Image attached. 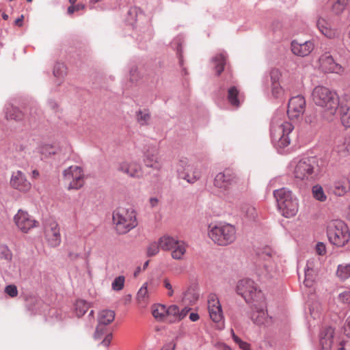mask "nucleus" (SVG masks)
Here are the masks:
<instances>
[{
    "instance_id": "obj_1",
    "label": "nucleus",
    "mask_w": 350,
    "mask_h": 350,
    "mask_svg": "<svg viewBox=\"0 0 350 350\" xmlns=\"http://www.w3.org/2000/svg\"><path fill=\"white\" fill-rule=\"evenodd\" d=\"M313 103L322 109L323 117L332 120L335 116L340 100L336 92L323 85L315 87L312 92Z\"/></svg>"
},
{
    "instance_id": "obj_2",
    "label": "nucleus",
    "mask_w": 350,
    "mask_h": 350,
    "mask_svg": "<svg viewBox=\"0 0 350 350\" xmlns=\"http://www.w3.org/2000/svg\"><path fill=\"white\" fill-rule=\"evenodd\" d=\"M295 178L312 182L317 179L319 166L316 157L295 158L290 163Z\"/></svg>"
},
{
    "instance_id": "obj_3",
    "label": "nucleus",
    "mask_w": 350,
    "mask_h": 350,
    "mask_svg": "<svg viewBox=\"0 0 350 350\" xmlns=\"http://www.w3.org/2000/svg\"><path fill=\"white\" fill-rule=\"evenodd\" d=\"M282 116L275 115L270 126L271 141L276 148H284L290 144L288 135L294 129L291 123L282 119Z\"/></svg>"
},
{
    "instance_id": "obj_4",
    "label": "nucleus",
    "mask_w": 350,
    "mask_h": 350,
    "mask_svg": "<svg viewBox=\"0 0 350 350\" xmlns=\"http://www.w3.org/2000/svg\"><path fill=\"white\" fill-rule=\"evenodd\" d=\"M280 213L285 217L295 216L298 212L299 202L297 197L288 189L282 187L273 191Z\"/></svg>"
},
{
    "instance_id": "obj_5",
    "label": "nucleus",
    "mask_w": 350,
    "mask_h": 350,
    "mask_svg": "<svg viewBox=\"0 0 350 350\" xmlns=\"http://www.w3.org/2000/svg\"><path fill=\"white\" fill-rule=\"evenodd\" d=\"M236 228L228 223L210 224L208 228V237L219 246H226L236 239Z\"/></svg>"
},
{
    "instance_id": "obj_6",
    "label": "nucleus",
    "mask_w": 350,
    "mask_h": 350,
    "mask_svg": "<svg viewBox=\"0 0 350 350\" xmlns=\"http://www.w3.org/2000/svg\"><path fill=\"white\" fill-rule=\"evenodd\" d=\"M113 221L119 234H124L137 226L136 213L131 207L116 208L113 213Z\"/></svg>"
},
{
    "instance_id": "obj_7",
    "label": "nucleus",
    "mask_w": 350,
    "mask_h": 350,
    "mask_svg": "<svg viewBox=\"0 0 350 350\" xmlns=\"http://www.w3.org/2000/svg\"><path fill=\"white\" fill-rule=\"evenodd\" d=\"M327 235L329 241L338 247L345 246L350 239L348 226L340 219L332 220L328 223Z\"/></svg>"
},
{
    "instance_id": "obj_8",
    "label": "nucleus",
    "mask_w": 350,
    "mask_h": 350,
    "mask_svg": "<svg viewBox=\"0 0 350 350\" xmlns=\"http://www.w3.org/2000/svg\"><path fill=\"white\" fill-rule=\"evenodd\" d=\"M272 252L270 248H263L256 252L255 265L258 275L265 278H271L275 275L276 267L272 261Z\"/></svg>"
},
{
    "instance_id": "obj_9",
    "label": "nucleus",
    "mask_w": 350,
    "mask_h": 350,
    "mask_svg": "<svg viewBox=\"0 0 350 350\" xmlns=\"http://www.w3.org/2000/svg\"><path fill=\"white\" fill-rule=\"evenodd\" d=\"M236 291L247 303H252L262 298L261 291L256 283L248 278L242 279L238 282Z\"/></svg>"
},
{
    "instance_id": "obj_10",
    "label": "nucleus",
    "mask_w": 350,
    "mask_h": 350,
    "mask_svg": "<svg viewBox=\"0 0 350 350\" xmlns=\"http://www.w3.org/2000/svg\"><path fill=\"white\" fill-rule=\"evenodd\" d=\"M178 178L189 183H194L200 178V172L187 158H180L176 167Z\"/></svg>"
},
{
    "instance_id": "obj_11",
    "label": "nucleus",
    "mask_w": 350,
    "mask_h": 350,
    "mask_svg": "<svg viewBox=\"0 0 350 350\" xmlns=\"http://www.w3.org/2000/svg\"><path fill=\"white\" fill-rule=\"evenodd\" d=\"M63 175L64 178L69 181L68 189H79L84 184L83 171L79 166H70L64 171Z\"/></svg>"
},
{
    "instance_id": "obj_12",
    "label": "nucleus",
    "mask_w": 350,
    "mask_h": 350,
    "mask_svg": "<svg viewBox=\"0 0 350 350\" xmlns=\"http://www.w3.org/2000/svg\"><path fill=\"white\" fill-rule=\"evenodd\" d=\"M238 178L230 170H225L218 173L214 179V185L222 191H227L231 186L237 184Z\"/></svg>"
},
{
    "instance_id": "obj_13",
    "label": "nucleus",
    "mask_w": 350,
    "mask_h": 350,
    "mask_svg": "<svg viewBox=\"0 0 350 350\" xmlns=\"http://www.w3.org/2000/svg\"><path fill=\"white\" fill-rule=\"evenodd\" d=\"M14 221L17 228L24 233L28 232L38 224V222L31 217L27 212L21 209L18 210L14 215Z\"/></svg>"
},
{
    "instance_id": "obj_14",
    "label": "nucleus",
    "mask_w": 350,
    "mask_h": 350,
    "mask_svg": "<svg viewBox=\"0 0 350 350\" xmlns=\"http://www.w3.org/2000/svg\"><path fill=\"white\" fill-rule=\"evenodd\" d=\"M306 100L303 96L292 97L288 105L287 114L291 120L299 118L305 111Z\"/></svg>"
},
{
    "instance_id": "obj_15",
    "label": "nucleus",
    "mask_w": 350,
    "mask_h": 350,
    "mask_svg": "<svg viewBox=\"0 0 350 350\" xmlns=\"http://www.w3.org/2000/svg\"><path fill=\"white\" fill-rule=\"evenodd\" d=\"M338 338L332 327H326L321 329L319 335L320 345L323 350H336Z\"/></svg>"
},
{
    "instance_id": "obj_16",
    "label": "nucleus",
    "mask_w": 350,
    "mask_h": 350,
    "mask_svg": "<svg viewBox=\"0 0 350 350\" xmlns=\"http://www.w3.org/2000/svg\"><path fill=\"white\" fill-rule=\"evenodd\" d=\"M208 310L210 318L215 323H222L224 319L221 306L217 296L211 294L208 298Z\"/></svg>"
},
{
    "instance_id": "obj_17",
    "label": "nucleus",
    "mask_w": 350,
    "mask_h": 350,
    "mask_svg": "<svg viewBox=\"0 0 350 350\" xmlns=\"http://www.w3.org/2000/svg\"><path fill=\"white\" fill-rule=\"evenodd\" d=\"M117 170L134 178H140L143 176V170L141 165L135 161L120 162L118 164Z\"/></svg>"
},
{
    "instance_id": "obj_18",
    "label": "nucleus",
    "mask_w": 350,
    "mask_h": 350,
    "mask_svg": "<svg viewBox=\"0 0 350 350\" xmlns=\"http://www.w3.org/2000/svg\"><path fill=\"white\" fill-rule=\"evenodd\" d=\"M10 184L14 189L24 193L28 192L31 188V185L26 176L20 170L12 172Z\"/></svg>"
},
{
    "instance_id": "obj_19",
    "label": "nucleus",
    "mask_w": 350,
    "mask_h": 350,
    "mask_svg": "<svg viewBox=\"0 0 350 350\" xmlns=\"http://www.w3.org/2000/svg\"><path fill=\"white\" fill-rule=\"evenodd\" d=\"M320 66L325 72L339 73L342 71V66L336 63L332 55L326 52L319 57Z\"/></svg>"
},
{
    "instance_id": "obj_20",
    "label": "nucleus",
    "mask_w": 350,
    "mask_h": 350,
    "mask_svg": "<svg viewBox=\"0 0 350 350\" xmlns=\"http://www.w3.org/2000/svg\"><path fill=\"white\" fill-rule=\"evenodd\" d=\"M45 236L49 244L51 247H57L61 243L59 229L56 222H51L44 228Z\"/></svg>"
},
{
    "instance_id": "obj_21",
    "label": "nucleus",
    "mask_w": 350,
    "mask_h": 350,
    "mask_svg": "<svg viewBox=\"0 0 350 350\" xmlns=\"http://www.w3.org/2000/svg\"><path fill=\"white\" fill-rule=\"evenodd\" d=\"M314 42L312 40H308L302 43L297 40H293L291 42V51L293 53L299 57L308 55L314 49Z\"/></svg>"
},
{
    "instance_id": "obj_22",
    "label": "nucleus",
    "mask_w": 350,
    "mask_h": 350,
    "mask_svg": "<svg viewBox=\"0 0 350 350\" xmlns=\"http://www.w3.org/2000/svg\"><path fill=\"white\" fill-rule=\"evenodd\" d=\"M144 162L147 167H151L157 171L162 168V163L158 157V150L154 147L144 152Z\"/></svg>"
},
{
    "instance_id": "obj_23",
    "label": "nucleus",
    "mask_w": 350,
    "mask_h": 350,
    "mask_svg": "<svg viewBox=\"0 0 350 350\" xmlns=\"http://www.w3.org/2000/svg\"><path fill=\"white\" fill-rule=\"evenodd\" d=\"M252 321L258 325H268L271 322L269 317L262 306L258 307L254 305L252 308V313L251 314Z\"/></svg>"
},
{
    "instance_id": "obj_24",
    "label": "nucleus",
    "mask_w": 350,
    "mask_h": 350,
    "mask_svg": "<svg viewBox=\"0 0 350 350\" xmlns=\"http://www.w3.org/2000/svg\"><path fill=\"white\" fill-rule=\"evenodd\" d=\"M317 26L320 32L329 39L338 36L337 29L332 27V24L323 17H319L317 21Z\"/></svg>"
},
{
    "instance_id": "obj_25",
    "label": "nucleus",
    "mask_w": 350,
    "mask_h": 350,
    "mask_svg": "<svg viewBox=\"0 0 350 350\" xmlns=\"http://www.w3.org/2000/svg\"><path fill=\"white\" fill-rule=\"evenodd\" d=\"M342 125L350 127V98H343L338 109Z\"/></svg>"
},
{
    "instance_id": "obj_26",
    "label": "nucleus",
    "mask_w": 350,
    "mask_h": 350,
    "mask_svg": "<svg viewBox=\"0 0 350 350\" xmlns=\"http://www.w3.org/2000/svg\"><path fill=\"white\" fill-rule=\"evenodd\" d=\"M270 81L271 83V92L274 97L278 98L282 93V89L280 83L281 72L278 69H272L269 73Z\"/></svg>"
},
{
    "instance_id": "obj_27",
    "label": "nucleus",
    "mask_w": 350,
    "mask_h": 350,
    "mask_svg": "<svg viewBox=\"0 0 350 350\" xmlns=\"http://www.w3.org/2000/svg\"><path fill=\"white\" fill-rule=\"evenodd\" d=\"M350 191V180L347 177H342L334 183L333 191L338 196H342Z\"/></svg>"
},
{
    "instance_id": "obj_28",
    "label": "nucleus",
    "mask_w": 350,
    "mask_h": 350,
    "mask_svg": "<svg viewBox=\"0 0 350 350\" xmlns=\"http://www.w3.org/2000/svg\"><path fill=\"white\" fill-rule=\"evenodd\" d=\"M199 298V293L194 286L189 287L183 293L182 301L187 305L194 304Z\"/></svg>"
},
{
    "instance_id": "obj_29",
    "label": "nucleus",
    "mask_w": 350,
    "mask_h": 350,
    "mask_svg": "<svg viewBox=\"0 0 350 350\" xmlns=\"http://www.w3.org/2000/svg\"><path fill=\"white\" fill-rule=\"evenodd\" d=\"M174 245L173 249L170 250L172 252V257L175 260H181L187 251V245L184 241L178 239Z\"/></svg>"
},
{
    "instance_id": "obj_30",
    "label": "nucleus",
    "mask_w": 350,
    "mask_h": 350,
    "mask_svg": "<svg viewBox=\"0 0 350 350\" xmlns=\"http://www.w3.org/2000/svg\"><path fill=\"white\" fill-rule=\"evenodd\" d=\"M228 100L231 105L238 107L241 104V95L236 86L230 87L228 90Z\"/></svg>"
},
{
    "instance_id": "obj_31",
    "label": "nucleus",
    "mask_w": 350,
    "mask_h": 350,
    "mask_svg": "<svg viewBox=\"0 0 350 350\" xmlns=\"http://www.w3.org/2000/svg\"><path fill=\"white\" fill-rule=\"evenodd\" d=\"M305 280L304 283L306 286L311 287L315 278V271L312 269V262L308 261L304 268Z\"/></svg>"
},
{
    "instance_id": "obj_32",
    "label": "nucleus",
    "mask_w": 350,
    "mask_h": 350,
    "mask_svg": "<svg viewBox=\"0 0 350 350\" xmlns=\"http://www.w3.org/2000/svg\"><path fill=\"white\" fill-rule=\"evenodd\" d=\"M135 118L140 126H147L150 124L151 115L148 109H139L136 111Z\"/></svg>"
},
{
    "instance_id": "obj_33",
    "label": "nucleus",
    "mask_w": 350,
    "mask_h": 350,
    "mask_svg": "<svg viewBox=\"0 0 350 350\" xmlns=\"http://www.w3.org/2000/svg\"><path fill=\"white\" fill-rule=\"evenodd\" d=\"M115 318V312L111 310H103L100 312L98 317V323L109 325Z\"/></svg>"
},
{
    "instance_id": "obj_34",
    "label": "nucleus",
    "mask_w": 350,
    "mask_h": 350,
    "mask_svg": "<svg viewBox=\"0 0 350 350\" xmlns=\"http://www.w3.org/2000/svg\"><path fill=\"white\" fill-rule=\"evenodd\" d=\"M5 118L7 120H21L23 118L22 112L16 107L8 104L5 107Z\"/></svg>"
},
{
    "instance_id": "obj_35",
    "label": "nucleus",
    "mask_w": 350,
    "mask_h": 350,
    "mask_svg": "<svg viewBox=\"0 0 350 350\" xmlns=\"http://www.w3.org/2000/svg\"><path fill=\"white\" fill-rule=\"evenodd\" d=\"M176 241L177 239L172 237L164 235L159 239V246L164 251H170L173 249Z\"/></svg>"
},
{
    "instance_id": "obj_36",
    "label": "nucleus",
    "mask_w": 350,
    "mask_h": 350,
    "mask_svg": "<svg viewBox=\"0 0 350 350\" xmlns=\"http://www.w3.org/2000/svg\"><path fill=\"white\" fill-rule=\"evenodd\" d=\"M226 58L225 53H220L215 55L212 59L217 75H219L224 70Z\"/></svg>"
},
{
    "instance_id": "obj_37",
    "label": "nucleus",
    "mask_w": 350,
    "mask_h": 350,
    "mask_svg": "<svg viewBox=\"0 0 350 350\" xmlns=\"http://www.w3.org/2000/svg\"><path fill=\"white\" fill-rule=\"evenodd\" d=\"M54 77L57 79V83L60 85L66 75V67L63 63H57L53 68Z\"/></svg>"
},
{
    "instance_id": "obj_38",
    "label": "nucleus",
    "mask_w": 350,
    "mask_h": 350,
    "mask_svg": "<svg viewBox=\"0 0 350 350\" xmlns=\"http://www.w3.org/2000/svg\"><path fill=\"white\" fill-rule=\"evenodd\" d=\"M152 313L157 320L162 321L167 316V307L163 304L154 305Z\"/></svg>"
},
{
    "instance_id": "obj_39",
    "label": "nucleus",
    "mask_w": 350,
    "mask_h": 350,
    "mask_svg": "<svg viewBox=\"0 0 350 350\" xmlns=\"http://www.w3.org/2000/svg\"><path fill=\"white\" fill-rule=\"evenodd\" d=\"M148 299L149 295L147 289V284L145 283L137 293V300L139 304L146 305L148 301Z\"/></svg>"
},
{
    "instance_id": "obj_40",
    "label": "nucleus",
    "mask_w": 350,
    "mask_h": 350,
    "mask_svg": "<svg viewBox=\"0 0 350 350\" xmlns=\"http://www.w3.org/2000/svg\"><path fill=\"white\" fill-rule=\"evenodd\" d=\"M336 350H350V335L338 336Z\"/></svg>"
},
{
    "instance_id": "obj_41",
    "label": "nucleus",
    "mask_w": 350,
    "mask_h": 350,
    "mask_svg": "<svg viewBox=\"0 0 350 350\" xmlns=\"http://www.w3.org/2000/svg\"><path fill=\"white\" fill-rule=\"evenodd\" d=\"M336 273L341 280L349 278L350 277V263L339 265Z\"/></svg>"
},
{
    "instance_id": "obj_42",
    "label": "nucleus",
    "mask_w": 350,
    "mask_h": 350,
    "mask_svg": "<svg viewBox=\"0 0 350 350\" xmlns=\"http://www.w3.org/2000/svg\"><path fill=\"white\" fill-rule=\"evenodd\" d=\"M312 193L313 197L320 202H325L327 199V196L324 193L323 187L320 185H314L312 188Z\"/></svg>"
},
{
    "instance_id": "obj_43",
    "label": "nucleus",
    "mask_w": 350,
    "mask_h": 350,
    "mask_svg": "<svg viewBox=\"0 0 350 350\" xmlns=\"http://www.w3.org/2000/svg\"><path fill=\"white\" fill-rule=\"evenodd\" d=\"M90 306L85 301L80 299L77 300L75 304L76 313L78 317H81L88 311Z\"/></svg>"
},
{
    "instance_id": "obj_44",
    "label": "nucleus",
    "mask_w": 350,
    "mask_h": 350,
    "mask_svg": "<svg viewBox=\"0 0 350 350\" xmlns=\"http://www.w3.org/2000/svg\"><path fill=\"white\" fill-rule=\"evenodd\" d=\"M184 42V38L182 36H178L176 37L172 42V47L175 48L177 52V55L179 57V62L180 64H182V57H181V53H182V44Z\"/></svg>"
},
{
    "instance_id": "obj_45",
    "label": "nucleus",
    "mask_w": 350,
    "mask_h": 350,
    "mask_svg": "<svg viewBox=\"0 0 350 350\" xmlns=\"http://www.w3.org/2000/svg\"><path fill=\"white\" fill-rule=\"evenodd\" d=\"M347 1L348 0H337L332 5V11L336 14H341L347 5Z\"/></svg>"
},
{
    "instance_id": "obj_46",
    "label": "nucleus",
    "mask_w": 350,
    "mask_h": 350,
    "mask_svg": "<svg viewBox=\"0 0 350 350\" xmlns=\"http://www.w3.org/2000/svg\"><path fill=\"white\" fill-rule=\"evenodd\" d=\"M337 151L350 154V137H345L343 142L337 146Z\"/></svg>"
},
{
    "instance_id": "obj_47",
    "label": "nucleus",
    "mask_w": 350,
    "mask_h": 350,
    "mask_svg": "<svg viewBox=\"0 0 350 350\" xmlns=\"http://www.w3.org/2000/svg\"><path fill=\"white\" fill-rule=\"evenodd\" d=\"M125 278L123 275H120L114 279L111 284L112 289L119 291L124 288Z\"/></svg>"
},
{
    "instance_id": "obj_48",
    "label": "nucleus",
    "mask_w": 350,
    "mask_h": 350,
    "mask_svg": "<svg viewBox=\"0 0 350 350\" xmlns=\"http://www.w3.org/2000/svg\"><path fill=\"white\" fill-rule=\"evenodd\" d=\"M321 310V307L318 301H315L309 306L310 313L313 319H317L319 317Z\"/></svg>"
},
{
    "instance_id": "obj_49",
    "label": "nucleus",
    "mask_w": 350,
    "mask_h": 350,
    "mask_svg": "<svg viewBox=\"0 0 350 350\" xmlns=\"http://www.w3.org/2000/svg\"><path fill=\"white\" fill-rule=\"evenodd\" d=\"M106 325H107L98 323L95 333L94 334V337L96 340L100 339L103 336H104L105 334L107 335V334H108Z\"/></svg>"
},
{
    "instance_id": "obj_50",
    "label": "nucleus",
    "mask_w": 350,
    "mask_h": 350,
    "mask_svg": "<svg viewBox=\"0 0 350 350\" xmlns=\"http://www.w3.org/2000/svg\"><path fill=\"white\" fill-rule=\"evenodd\" d=\"M161 249L159 246V242L151 243L147 248V255L148 256H153L157 254Z\"/></svg>"
},
{
    "instance_id": "obj_51",
    "label": "nucleus",
    "mask_w": 350,
    "mask_h": 350,
    "mask_svg": "<svg viewBox=\"0 0 350 350\" xmlns=\"http://www.w3.org/2000/svg\"><path fill=\"white\" fill-rule=\"evenodd\" d=\"M179 314V308L176 305H172L167 308V316H172L178 319V315Z\"/></svg>"
},
{
    "instance_id": "obj_52",
    "label": "nucleus",
    "mask_w": 350,
    "mask_h": 350,
    "mask_svg": "<svg viewBox=\"0 0 350 350\" xmlns=\"http://www.w3.org/2000/svg\"><path fill=\"white\" fill-rule=\"evenodd\" d=\"M5 293L11 297H15L18 295V290L15 285H8L5 288Z\"/></svg>"
},
{
    "instance_id": "obj_53",
    "label": "nucleus",
    "mask_w": 350,
    "mask_h": 350,
    "mask_svg": "<svg viewBox=\"0 0 350 350\" xmlns=\"http://www.w3.org/2000/svg\"><path fill=\"white\" fill-rule=\"evenodd\" d=\"M339 301L343 304L350 303V291H344L338 295Z\"/></svg>"
},
{
    "instance_id": "obj_54",
    "label": "nucleus",
    "mask_w": 350,
    "mask_h": 350,
    "mask_svg": "<svg viewBox=\"0 0 350 350\" xmlns=\"http://www.w3.org/2000/svg\"><path fill=\"white\" fill-rule=\"evenodd\" d=\"M163 286H164V287H165L166 289H167V291H168V292H167V295H168L169 297H172V296H173V295H174V288H173V286H172V284H171L170 281L168 279L165 278V279L163 280Z\"/></svg>"
},
{
    "instance_id": "obj_55",
    "label": "nucleus",
    "mask_w": 350,
    "mask_h": 350,
    "mask_svg": "<svg viewBox=\"0 0 350 350\" xmlns=\"http://www.w3.org/2000/svg\"><path fill=\"white\" fill-rule=\"evenodd\" d=\"M235 343L243 350H251L250 345L247 342L243 341L241 338H236Z\"/></svg>"
},
{
    "instance_id": "obj_56",
    "label": "nucleus",
    "mask_w": 350,
    "mask_h": 350,
    "mask_svg": "<svg viewBox=\"0 0 350 350\" xmlns=\"http://www.w3.org/2000/svg\"><path fill=\"white\" fill-rule=\"evenodd\" d=\"M316 251L319 255H324L326 252L325 245L322 242H319L316 245Z\"/></svg>"
},
{
    "instance_id": "obj_57",
    "label": "nucleus",
    "mask_w": 350,
    "mask_h": 350,
    "mask_svg": "<svg viewBox=\"0 0 350 350\" xmlns=\"http://www.w3.org/2000/svg\"><path fill=\"white\" fill-rule=\"evenodd\" d=\"M111 339H112V333L109 332V333L107 334V335H105V338L102 340L100 344L105 347H109L111 343Z\"/></svg>"
},
{
    "instance_id": "obj_58",
    "label": "nucleus",
    "mask_w": 350,
    "mask_h": 350,
    "mask_svg": "<svg viewBox=\"0 0 350 350\" xmlns=\"http://www.w3.org/2000/svg\"><path fill=\"white\" fill-rule=\"evenodd\" d=\"M2 255L3 256V258L5 259H6L7 260H12V253L10 252V250L8 249V248H5L3 251H2Z\"/></svg>"
},
{
    "instance_id": "obj_59",
    "label": "nucleus",
    "mask_w": 350,
    "mask_h": 350,
    "mask_svg": "<svg viewBox=\"0 0 350 350\" xmlns=\"http://www.w3.org/2000/svg\"><path fill=\"white\" fill-rule=\"evenodd\" d=\"M190 310V308H187L185 307L181 311L179 310V314L178 315V320H180L183 319L187 314V312Z\"/></svg>"
},
{
    "instance_id": "obj_60",
    "label": "nucleus",
    "mask_w": 350,
    "mask_h": 350,
    "mask_svg": "<svg viewBox=\"0 0 350 350\" xmlns=\"http://www.w3.org/2000/svg\"><path fill=\"white\" fill-rule=\"evenodd\" d=\"M130 75H131V80L132 81H137V77H138L137 69L136 68L131 69L130 71Z\"/></svg>"
},
{
    "instance_id": "obj_61",
    "label": "nucleus",
    "mask_w": 350,
    "mask_h": 350,
    "mask_svg": "<svg viewBox=\"0 0 350 350\" xmlns=\"http://www.w3.org/2000/svg\"><path fill=\"white\" fill-rule=\"evenodd\" d=\"M345 334L350 335V316L348 317L345 325Z\"/></svg>"
},
{
    "instance_id": "obj_62",
    "label": "nucleus",
    "mask_w": 350,
    "mask_h": 350,
    "mask_svg": "<svg viewBox=\"0 0 350 350\" xmlns=\"http://www.w3.org/2000/svg\"><path fill=\"white\" fill-rule=\"evenodd\" d=\"M48 105H49V107L51 109H53V110H54V111H56V109H57V107H58L57 103L55 100H49L48 101Z\"/></svg>"
},
{
    "instance_id": "obj_63",
    "label": "nucleus",
    "mask_w": 350,
    "mask_h": 350,
    "mask_svg": "<svg viewBox=\"0 0 350 350\" xmlns=\"http://www.w3.org/2000/svg\"><path fill=\"white\" fill-rule=\"evenodd\" d=\"M23 15H21L20 17H18L17 19H16L14 23L18 27H22L23 24Z\"/></svg>"
},
{
    "instance_id": "obj_64",
    "label": "nucleus",
    "mask_w": 350,
    "mask_h": 350,
    "mask_svg": "<svg viewBox=\"0 0 350 350\" xmlns=\"http://www.w3.org/2000/svg\"><path fill=\"white\" fill-rule=\"evenodd\" d=\"M175 345L173 343H169L164 346L161 350H174Z\"/></svg>"
}]
</instances>
